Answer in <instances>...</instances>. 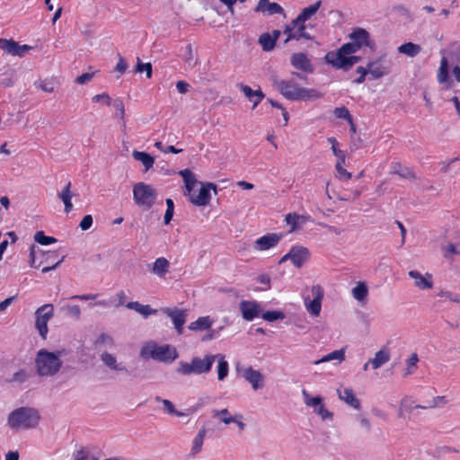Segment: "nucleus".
I'll return each instance as SVG.
<instances>
[{
  "label": "nucleus",
  "mask_w": 460,
  "mask_h": 460,
  "mask_svg": "<svg viewBox=\"0 0 460 460\" xmlns=\"http://www.w3.org/2000/svg\"><path fill=\"white\" fill-rule=\"evenodd\" d=\"M273 85L289 101L316 100L322 97V93L316 89L299 87L294 80H279L272 78Z\"/></svg>",
  "instance_id": "1"
},
{
  "label": "nucleus",
  "mask_w": 460,
  "mask_h": 460,
  "mask_svg": "<svg viewBox=\"0 0 460 460\" xmlns=\"http://www.w3.org/2000/svg\"><path fill=\"white\" fill-rule=\"evenodd\" d=\"M357 51H358V45L343 44L336 51H329L324 59L335 69L349 71L361 60V57L353 55Z\"/></svg>",
  "instance_id": "2"
},
{
  "label": "nucleus",
  "mask_w": 460,
  "mask_h": 460,
  "mask_svg": "<svg viewBox=\"0 0 460 460\" xmlns=\"http://www.w3.org/2000/svg\"><path fill=\"white\" fill-rule=\"evenodd\" d=\"M62 351L50 352L45 349H41L37 352L35 358V367L37 374L40 376H53L62 367L60 356Z\"/></svg>",
  "instance_id": "3"
},
{
  "label": "nucleus",
  "mask_w": 460,
  "mask_h": 460,
  "mask_svg": "<svg viewBox=\"0 0 460 460\" xmlns=\"http://www.w3.org/2000/svg\"><path fill=\"white\" fill-rule=\"evenodd\" d=\"M39 420V411L31 407L18 408L8 415V425L14 430L33 429Z\"/></svg>",
  "instance_id": "4"
},
{
  "label": "nucleus",
  "mask_w": 460,
  "mask_h": 460,
  "mask_svg": "<svg viewBox=\"0 0 460 460\" xmlns=\"http://www.w3.org/2000/svg\"><path fill=\"white\" fill-rule=\"evenodd\" d=\"M214 364L213 354H206L204 358L193 357L190 362H178L176 372L181 376H199L211 371Z\"/></svg>",
  "instance_id": "5"
},
{
  "label": "nucleus",
  "mask_w": 460,
  "mask_h": 460,
  "mask_svg": "<svg viewBox=\"0 0 460 460\" xmlns=\"http://www.w3.org/2000/svg\"><path fill=\"white\" fill-rule=\"evenodd\" d=\"M140 357L143 358H153L160 362H172L178 358L175 348L169 344L158 345L155 341L145 344L140 349Z\"/></svg>",
  "instance_id": "6"
},
{
  "label": "nucleus",
  "mask_w": 460,
  "mask_h": 460,
  "mask_svg": "<svg viewBox=\"0 0 460 460\" xmlns=\"http://www.w3.org/2000/svg\"><path fill=\"white\" fill-rule=\"evenodd\" d=\"M157 198L156 190L149 184L137 182L133 187V199L144 210L150 209Z\"/></svg>",
  "instance_id": "7"
},
{
  "label": "nucleus",
  "mask_w": 460,
  "mask_h": 460,
  "mask_svg": "<svg viewBox=\"0 0 460 460\" xmlns=\"http://www.w3.org/2000/svg\"><path fill=\"white\" fill-rule=\"evenodd\" d=\"M54 314V307L51 304H45L35 311V328L42 339L47 338L49 332L48 322Z\"/></svg>",
  "instance_id": "8"
},
{
  "label": "nucleus",
  "mask_w": 460,
  "mask_h": 460,
  "mask_svg": "<svg viewBox=\"0 0 460 460\" xmlns=\"http://www.w3.org/2000/svg\"><path fill=\"white\" fill-rule=\"evenodd\" d=\"M214 190L217 192V187L214 183H202L201 188L199 190L198 195L195 192L190 197V201L196 206H206L208 204L211 195L210 190Z\"/></svg>",
  "instance_id": "9"
},
{
  "label": "nucleus",
  "mask_w": 460,
  "mask_h": 460,
  "mask_svg": "<svg viewBox=\"0 0 460 460\" xmlns=\"http://www.w3.org/2000/svg\"><path fill=\"white\" fill-rule=\"evenodd\" d=\"M288 257H290V261L296 268L300 269L309 260L310 252L305 246L295 245L288 252Z\"/></svg>",
  "instance_id": "10"
},
{
  "label": "nucleus",
  "mask_w": 460,
  "mask_h": 460,
  "mask_svg": "<svg viewBox=\"0 0 460 460\" xmlns=\"http://www.w3.org/2000/svg\"><path fill=\"white\" fill-rule=\"evenodd\" d=\"M239 309L245 321H252L261 313V305L256 301L242 300L239 304Z\"/></svg>",
  "instance_id": "11"
},
{
  "label": "nucleus",
  "mask_w": 460,
  "mask_h": 460,
  "mask_svg": "<svg viewBox=\"0 0 460 460\" xmlns=\"http://www.w3.org/2000/svg\"><path fill=\"white\" fill-rule=\"evenodd\" d=\"M164 313L171 318L175 330L179 334H181L183 332V325L186 323L187 311L179 309L176 307L173 308H164Z\"/></svg>",
  "instance_id": "12"
},
{
  "label": "nucleus",
  "mask_w": 460,
  "mask_h": 460,
  "mask_svg": "<svg viewBox=\"0 0 460 460\" xmlns=\"http://www.w3.org/2000/svg\"><path fill=\"white\" fill-rule=\"evenodd\" d=\"M312 295L314 296L313 300L308 303L305 300L306 309L312 315L318 316L321 312L323 291L320 286H314L312 288Z\"/></svg>",
  "instance_id": "13"
},
{
  "label": "nucleus",
  "mask_w": 460,
  "mask_h": 460,
  "mask_svg": "<svg viewBox=\"0 0 460 460\" xmlns=\"http://www.w3.org/2000/svg\"><path fill=\"white\" fill-rule=\"evenodd\" d=\"M291 65L298 70L305 73H313L314 68L307 56L303 53H294L290 58Z\"/></svg>",
  "instance_id": "14"
},
{
  "label": "nucleus",
  "mask_w": 460,
  "mask_h": 460,
  "mask_svg": "<svg viewBox=\"0 0 460 460\" xmlns=\"http://www.w3.org/2000/svg\"><path fill=\"white\" fill-rule=\"evenodd\" d=\"M282 236V234H267L255 241V248L260 251H265L275 247Z\"/></svg>",
  "instance_id": "15"
},
{
  "label": "nucleus",
  "mask_w": 460,
  "mask_h": 460,
  "mask_svg": "<svg viewBox=\"0 0 460 460\" xmlns=\"http://www.w3.org/2000/svg\"><path fill=\"white\" fill-rule=\"evenodd\" d=\"M243 376L251 384L253 390L256 391L264 386V376L260 371L253 369L252 367L245 368Z\"/></svg>",
  "instance_id": "16"
},
{
  "label": "nucleus",
  "mask_w": 460,
  "mask_h": 460,
  "mask_svg": "<svg viewBox=\"0 0 460 460\" xmlns=\"http://www.w3.org/2000/svg\"><path fill=\"white\" fill-rule=\"evenodd\" d=\"M408 275L410 278L413 279L415 280L414 285L421 289H430L433 287V281H432V275L429 273H426L425 276H423L420 272L417 270H410L408 272Z\"/></svg>",
  "instance_id": "17"
},
{
  "label": "nucleus",
  "mask_w": 460,
  "mask_h": 460,
  "mask_svg": "<svg viewBox=\"0 0 460 460\" xmlns=\"http://www.w3.org/2000/svg\"><path fill=\"white\" fill-rule=\"evenodd\" d=\"M349 39L351 41L347 44L358 45V50L363 46L369 45V33L365 29L358 28L354 30L353 32L349 34Z\"/></svg>",
  "instance_id": "18"
},
{
  "label": "nucleus",
  "mask_w": 460,
  "mask_h": 460,
  "mask_svg": "<svg viewBox=\"0 0 460 460\" xmlns=\"http://www.w3.org/2000/svg\"><path fill=\"white\" fill-rule=\"evenodd\" d=\"M239 87L245 97L248 98L250 102H253L252 109H255L265 97V94L261 89L252 90L250 86L243 84H240Z\"/></svg>",
  "instance_id": "19"
},
{
  "label": "nucleus",
  "mask_w": 460,
  "mask_h": 460,
  "mask_svg": "<svg viewBox=\"0 0 460 460\" xmlns=\"http://www.w3.org/2000/svg\"><path fill=\"white\" fill-rule=\"evenodd\" d=\"M257 13L268 12V14H284V9L278 3H270L269 0H260L254 9Z\"/></svg>",
  "instance_id": "20"
},
{
  "label": "nucleus",
  "mask_w": 460,
  "mask_h": 460,
  "mask_svg": "<svg viewBox=\"0 0 460 460\" xmlns=\"http://www.w3.org/2000/svg\"><path fill=\"white\" fill-rule=\"evenodd\" d=\"M390 172L398 175L402 179L415 180L416 178L413 171L409 167L403 166L400 162L391 163Z\"/></svg>",
  "instance_id": "21"
},
{
  "label": "nucleus",
  "mask_w": 460,
  "mask_h": 460,
  "mask_svg": "<svg viewBox=\"0 0 460 460\" xmlns=\"http://www.w3.org/2000/svg\"><path fill=\"white\" fill-rule=\"evenodd\" d=\"M101 360L102 363L111 370L120 371L128 373V368L122 363H118L117 358L114 355L104 351L101 355Z\"/></svg>",
  "instance_id": "22"
},
{
  "label": "nucleus",
  "mask_w": 460,
  "mask_h": 460,
  "mask_svg": "<svg viewBox=\"0 0 460 460\" xmlns=\"http://www.w3.org/2000/svg\"><path fill=\"white\" fill-rule=\"evenodd\" d=\"M367 67L372 79H379L389 73V69L381 64V58L368 62Z\"/></svg>",
  "instance_id": "23"
},
{
  "label": "nucleus",
  "mask_w": 460,
  "mask_h": 460,
  "mask_svg": "<svg viewBox=\"0 0 460 460\" xmlns=\"http://www.w3.org/2000/svg\"><path fill=\"white\" fill-rule=\"evenodd\" d=\"M339 398L344 401L348 405L354 409H359L360 402L356 398L353 390L351 388H344L343 390H337Z\"/></svg>",
  "instance_id": "24"
},
{
  "label": "nucleus",
  "mask_w": 460,
  "mask_h": 460,
  "mask_svg": "<svg viewBox=\"0 0 460 460\" xmlns=\"http://www.w3.org/2000/svg\"><path fill=\"white\" fill-rule=\"evenodd\" d=\"M214 362L217 361V378L219 381H223L228 375L229 365L223 354H213Z\"/></svg>",
  "instance_id": "25"
},
{
  "label": "nucleus",
  "mask_w": 460,
  "mask_h": 460,
  "mask_svg": "<svg viewBox=\"0 0 460 460\" xmlns=\"http://www.w3.org/2000/svg\"><path fill=\"white\" fill-rule=\"evenodd\" d=\"M306 27L305 24L298 26L294 31H292L291 28H285L284 33L287 34V39L285 42H288L290 40H298L301 38L310 40V35L306 32Z\"/></svg>",
  "instance_id": "26"
},
{
  "label": "nucleus",
  "mask_w": 460,
  "mask_h": 460,
  "mask_svg": "<svg viewBox=\"0 0 460 460\" xmlns=\"http://www.w3.org/2000/svg\"><path fill=\"white\" fill-rule=\"evenodd\" d=\"M71 182L68 181L66 187L62 190L61 192L58 194V197L63 201L65 206V212L69 213L73 209V204L71 201L72 193H71Z\"/></svg>",
  "instance_id": "27"
},
{
  "label": "nucleus",
  "mask_w": 460,
  "mask_h": 460,
  "mask_svg": "<svg viewBox=\"0 0 460 460\" xmlns=\"http://www.w3.org/2000/svg\"><path fill=\"white\" fill-rule=\"evenodd\" d=\"M170 263L167 259L164 257L157 258L153 264L152 271L154 274L157 275L160 278L165 276V274L169 270Z\"/></svg>",
  "instance_id": "28"
},
{
  "label": "nucleus",
  "mask_w": 460,
  "mask_h": 460,
  "mask_svg": "<svg viewBox=\"0 0 460 460\" xmlns=\"http://www.w3.org/2000/svg\"><path fill=\"white\" fill-rule=\"evenodd\" d=\"M206 433H207L206 429L202 428L199 430L198 434L194 438V439L192 441L191 449H190L191 456H195L201 451Z\"/></svg>",
  "instance_id": "29"
},
{
  "label": "nucleus",
  "mask_w": 460,
  "mask_h": 460,
  "mask_svg": "<svg viewBox=\"0 0 460 460\" xmlns=\"http://www.w3.org/2000/svg\"><path fill=\"white\" fill-rule=\"evenodd\" d=\"M390 359V354L386 349H380L377 351L374 358L369 359L370 364L374 369L381 367L384 364Z\"/></svg>",
  "instance_id": "30"
},
{
  "label": "nucleus",
  "mask_w": 460,
  "mask_h": 460,
  "mask_svg": "<svg viewBox=\"0 0 460 460\" xmlns=\"http://www.w3.org/2000/svg\"><path fill=\"white\" fill-rule=\"evenodd\" d=\"M126 307L130 310H135L136 312L139 313L140 314L144 315L145 317H147L151 314H155L156 313V310L152 309L148 305H144L137 301L136 302H128L126 305Z\"/></svg>",
  "instance_id": "31"
},
{
  "label": "nucleus",
  "mask_w": 460,
  "mask_h": 460,
  "mask_svg": "<svg viewBox=\"0 0 460 460\" xmlns=\"http://www.w3.org/2000/svg\"><path fill=\"white\" fill-rule=\"evenodd\" d=\"M132 156L134 157L135 160L139 161L143 164V165L146 168V171L149 170L154 165V163H155L154 157L146 152L135 150L132 153Z\"/></svg>",
  "instance_id": "32"
},
{
  "label": "nucleus",
  "mask_w": 460,
  "mask_h": 460,
  "mask_svg": "<svg viewBox=\"0 0 460 460\" xmlns=\"http://www.w3.org/2000/svg\"><path fill=\"white\" fill-rule=\"evenodd\" d=\"M421 50V48L418 44L412 42H406L399 46L398 51L402 54L407 55L408 57L414 58Z\"/></svg>",
  "instance_id": "33"
},
{
  "label": "nucleus",
  "mask_w": 460,
  "mask_h": 460,
  "mask_svg": "<svg viewBox=\"0 0 460 460\" xmlns=\"http://www.w3.org/2000/svg\"><path fill=\"white\" fill-rule=\"evenodd\" d=\"M344 358H345L344 349H341L334 350V351L325 355L324 357H323L322 358H320L318 360H315L314 362V364L318 365L320 363L329 362L331 360H337L338 363H341L344 360Z\"/></svg>",
  "instance_id": "34"
},
{
  "label": "nucleus",
  "mask_w": 460,
  "mask_h": 460,
  "mask_svg": "<svg viewBox=\"0 0 460 460\" xmlns=\"http://www.w3.org/2000/svg\"><path fill=\"white\" fill-rule=\"evenodd\" d=\"M322 4V1H317L314 4L304 8L298 14V20L305 22L316 13Z\"/></svg>",
  "instance_id": "35"
},
{
  "label": "nucleus",
  "mask_w": 460,
  "mask_h": 460,
  "mask_svg": "<svg viewBox=\"0 0 460 460\" xmlns=\"http://www.w3.org/2000/svg\"><path fill=\"white\" fill-rule=\"evenodd\" d=\"M212 321L208 316L199 317L196 321L192 322L189 325V329L191 331H203L208 330L211 327Z\"/></svg>",
  "instance_id": "36"
},
{
  "label": "nucleus",
  "mask_w": 460,
  "mask_h": 460,
  "mask_svg": "<svg viewBox=\"0 0 460 460\" xmlns=\"http://www.w3.org/2000/svg\"><path fill=\"white\" fill-rule=\"evenodd\" d=\"M0 49L8 54L17 56L18 53V42L13 40L0 39Z\"/></svg>",
  "instance_id": "37"
},
{
  "label": "nucleus",
  "mask_w": 460,
  "mask_h": 460,
  "mask_svg": "<svg viewBox=\"0 0 460 460\" xmlns=\"http://www.w3.org/2000/svg\"><path fill=\"white\" fill-rule=\"evenodd\" d=\"M94 345L96 348H112L114 347V340L113 338L107 333H101L94 341Z\"/></svg>",
  "instance_id": "38"
},
{
  "label": "nucleus",
  "mask_w": 460,
  "mask_h": 460,
  "mask_svg": "<svg viewBox=\"0 0 460 460\" xmlns=\"http://www.w3.org/2000/svg\"><path fill=\"white\" fill-rule=\"evenodd\" d=\"M367 293L368 288L365 282H358L357 286L352 288V296L358 301L365 300Z\"/></svg>",
  "instance_id": "39"
},
{
  "label": "nucleus",
  "mask_w": 460,
  "mask_h": 460,
  "mask_svg": "<svg viewBox=\"0 0 460 460\" xmlns=\"http://www.w3.org/2000/svg\"><path fill=\"white\" fill-rule=\"evenodd\" d=\"M437 77L440 84L447 83L448 81V61L445 57L441 58Z\"/></svg>",
  "instance_id": "40"
},
{
  "label": "nucleus",
  "mask_w": 460,
  "mask_h": 460,
  "mask_svg": "<svg viewBox=\"0 0 460 460\" xmlns=\"http://www.w3.org/2000/svg\"><path fill=\"white\" fill-rule=\"evenodd\" d=\"M212 417L213 418L221 417L220 420L225 424H230L234 421H236V417L231 416L230 412L227 409L213 410Z\"/></svg>",
  "instance_id": "41"
},
{
  "label": "nucleus",
  "mask_w": 460,
  "mask_h": 460,
  "mask_svg": "<svg viewBox=\"0 0 460 460\" xmlns=\"http://www.w3.org/2000/svg\"><path fill=\"white\" fill-rule=\"evenodd\" d=\"M259 43L264 51H270L275 48L276 41L270 33H263L259 38Z\"/></svg>",
  "instance_id": "42"
},
{
  "label": "nucleus",
  "mask_w": 460,
  "mask_h": 460,
  "mask_svg": "<svg viewBox=\"0 0 460 460\" xmlns=\"http://www.w3.org/2000/svg\"><path fill=\"white\" fill-rule=\"evenodd\" d=\"M155 401L156 402H162L164 404V410L171 415H176L178 417H181V416H183L184 413L183 412H181L179 411H177L175 408H174V405L172 404V402L167 399H162L160 396H156L155 397Z\"/></svg>",
  "instance_id": "43"
},
{
  "label": "nucleus",
  "mask_w": 460,
  "mask_h": 460,
  "mask_svg": "<svg viewBox=\"0 0 460 460\" xmlns=\"http://www.w3.org/2000/svg\"><path fill=\"white\" fill-rule=\"evenodd\" d=\"M286 222L291 226V232L296 230L300 222H304V217L296 213H289L286 216Z\"/></svg>",
  "instance_id": "44"
},
{
  "label": "nucleus",
  "mask_w": 460,
  "mask_h": 460,
  "mask_svg": "<svg viewBox=\"0 0 460 460\" xmlns=\"http://www.w3.org/2000/svg\"><path fill=\"white\" fill-rule=\"evenodd\" d=\"M302 394L304 396V402L305 405L309 407H314V410L323 402V398L321 396L311 397L310 394L305 389L302 391Z\"/></svg>",
  "instance_id": "45"
},
{
  "label": "nucleus",
  "mask_w": 460,
  "mask_h": 460,
  "mask_svg": "<svg viewBox=\"0 0 460 460\" xmlns=\"http://www.w3.org/2000/svg\"><path fill=\"white\" fill-rule=\"evenodd\" d=\"M328 142L332 144V150L333 155L338 158L337 162L345 163L346 155L343 151L340 150L338 146V141L335 137H328Z\"/></svg>",
  "instance_id": "46"
},
{
  "label": "nucleus",
  "mask_w": 460,
  "mask_h": 460,
  "mask_svg": "<svg viewBox=\"0 0 460 460\" xmlns=\"http://www.w3.org/2000/svg\"><path fill=\"white\" fill-rule=\"evenodd\" d=\"M34 240L36 243L41 245H49L57 243V239L52 236H47L43 231H38L34 234Z\"/></svg>",
  "instance_id": "47"
},
{
  "label": "nucleus",
  "mask_w": 460,
  "mask_h": 460,
  "mask_svg": "<svg viewBox=\"0 0 460 460\" xmlns=\"http://www.w3.org/2000/svg\"><path fill=\"white\" fill-rule=\"evenodd\" d=\"M146 72V77L151 78L152 77V64L151 63H143L139 58H137V66H136V72L142 73Z\"/></svg>",
  "instance_id": "48"
},
{
  "label": "nucleus",
  "mask_w": 460,
  "mask_h": 460,
  "mask_svg": "<svg viewBox=\"0 0 460 460\" xmlns=\"http://www.w3.org/2000/svg\"><path fill=\"white\" fill-rule=\"evenodd\" d=\"M262 318L267 322H275L285 318V314L281 311H267L262 314Z\"/></svg>",
  "instance_id": "49"
},
{
  "label": "nucleus",
  "mask_w": 460,
  "mask_h": 460,
  "mask_svg": "<svg viewBox=\"0 0 460 460\" xmlns=\"http://www.w3.org/2000/svg\"><path fill=\"white\" fill-rule=\"evenodd\" d=\"M165 202L167 208L164 217V221L165 225H169L173 217L174 203L172 199H166Z\"/></svg>",
  "instance_id": "50"
},
{
  "label": "nucleus",
  "mask_w": 460,
  "mask_h": 460,
  "mask_svg": "<svg viewBox=\"0 0 460 460\" xmlns=\"http://www.w3.org/2000/svg\"><path fill=\"white\" fill-rule=\"evenodd\" d=\"M419 361L418 355L416 353H413L407 360V368L403 374L404 376L411 375L414 372V369L416 368L417 363Z\"/></svg>",
  "instance_id": "51"
},
{
  "label": "nucleus",
  "mask_w": 460,
  "mask_h": 460,
  "mask_svg": "<svg viewBox=\"0 0 460 460\" xmlns=\"http://www.w3.org/2000/svg\"><path fill=\"white\" fill-rule=\"evenodd\" d=\"M333 113L339 119H344L348 120L349 123L352 122V117H351L350 113H349V110L344 106L335 108L333 111Z\"/></svg>",
  "instance_id": "52"
},
{
  "label": "nucleus",
  "mask_w": 460,
  "mask_h": 460,
  "mask_svg": "<svg viewBox=\"0 0 460 460\" xmlns=\"http://www.w3.org/2000/svg\"><path fill=\"white\" fill-rule=\"evenodd\" d=\"M314 411L321 416L322 420H332L333 414L330 411H328L324 404L322 402L317 408L314 410Z\"/></svg>",
  "instance_id": "53"
},
{
  "label": "nucleus",
  "mask_w": 460,
  "mask_h": 460,
  "mask_svg": "<svg viewBox=\"0 0 460 460\" xmlns=\"http://www.w3.org/2000/svg\"><path fill=\"white\" fill-rule=\"evenodd\" d=\"M112 106L116 111V117L123 119L125 115V109L123 102L119 99L114 100L112 102Z\"/></svg>",
  "instance_id": "54"
},
{
  "label": "nucleus",
  "mask_w": 460,
  "mask_h": 460,
  "mask_svg": "<svg viewBox=\"0 0 460 460\" xmlns=\"http://www.w3.org/2000/svg\"><path fill=\"white\" fill-rule=\"evenodd\" d=\"M343 164H345V163H341V162H337L336 164V171L338 172V177L341 179V180H349L351 178V173L347 172L344 168H343Z\"/></svg>",
  "instance_id": "55"
},
{
  "label": "nucleus",
  "mask_w": 460,
  "mask_h": 460,
  "mask_svg": "<svg viewBox=\"0 0 460 460\" xmlns=\"http://www.w3.org/2000/svg\"><path fill=\"white\" fill-rule=\"evenodd\" d=\"M357 73L359 74V76L354 79L352 82L354 84H360L366 80V75H368V67L358 66L357 68Z\"/></svg>",
  "instance_id": "56"
},
{
  "label": "nucleus",
  "mask_w": 460,
  "mask_h": 460,
  "mask_svg": "<svg viewBox=\"0 0 460 460\" xmlns=\"http://www.w3.org/2000/svg\"><path fill=\"white\" fill-rule=\"evenodd\" d=\"M30 377V375L24 369H20L19 371L13 374L12 381H16L19 383L25 382Z\"/></svg>",
  "instance_id": "57"
},
{
  "label": "nucleus",
  "mask_w": 460,
  "mask_h": 460,
  "mask_svg": "<svg viewBox=\"0 0 460 460\" xmlns=\"http://www.w3.org/2000/svg\"><path fill=\"white\" fill-rule=\"evenodd\" d=\"M93 217L91 215L84 216L79 224L81 230L86 231L90 229L93 225Z\"/></svg>",
  "instance_id": "58"
},
{
  "label": "nucleus",
  "mask_w": 460,
  "mask_h": 460,
  "mask_svg": "<svg viewBox=\"0 0 460 460\" xmlns=\"http://www.w3.org/2000/svg\"><path fill=\"white\" fill-rule=\"evenodd\" d=\"M64 309L75 319H79L81 316V310L79 305H66Z\"/></svg>",
  "instance_id": "59"
},
{
  "label": "nucleus",
  "mask_w": 460,
  "mask_h": 460,
  "mask_svg": "<svg viewBox=\"0 0 460 460\" xmlns=\"http://www.w3.org/2000/svg\"><path fill=\"white\" fill-rule=\"evenodd\" d=\"M93 102H102L103 103H105L107 106H110L111 105V98L110 96L108 95V93H102L101 94H96L93 97Z\"/></svg>",
  "instance_id": "60"
},
{
  "label": "nucleus",
  "mask_w": 460,
  "mask_h": 460,
  "mask_svg": "<svg viewBox=\"0 0 460 460\" xmlns=\"http://www.w3.org/2000/svg\"><path fill=\"white\" fill-rule=\"evenodd\" d=\"M93 75L94 73H84L76 77L75 83L78 84H84L93 79Z\"/></svg>",
  "instance_id": "61"
},
{
  "label": "nucleus",
  "mask_w": 460,
  "mask_h": 460,
  "mask_svg": "<svg viewBox=\"0 0 460 460\" xmlns=\"http://www.w3.org/2000/svg\"><path fill=\"white\" fill-rule=\"evenodd\" d=\"M40 88L46 93H53L55 90V84L52 81L44 80L40 84Z\"/></svg>",
  "instance_id": "62"
},
{
  "label": "nucleus",
  "mask_w": 460,
  "mask_h": 460,
  "mask_svg": "<svg viewBox=\"0 0 460 460\" xmlns=\"http://www.w3.org/2000/svg\"><path fill=\"white\" fill-rule=\"evenodd\" d=\"M128 68V64L123 58L119 56V62L115 67V71L123 74Z\"/></svg>",
  "instance_id": "63"
},
{
  "label": "nucleus",
  "mask_w": 460,
  "mask_h": 460,
  "mask_svg": "<svg viewBox=\"0 0 460 460\" xmlns=\"http://www.w3.org/2000/svg\"><path fill=\"white\" fill-rule=\"evenodd\" d=\"M176 88L180 93H186L189 91L190 84L185 81H179L176 84Z\"/></svg>",
  "instance_id": "64"
}]
</instances>
